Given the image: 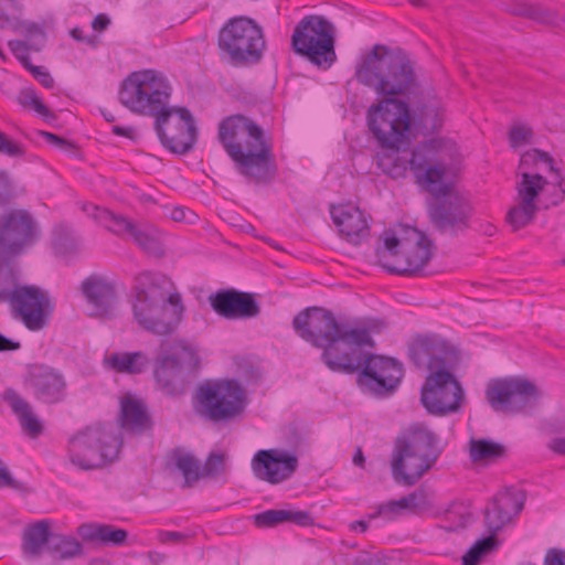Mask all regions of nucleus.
<instances>
[{
    "instance_id": "obj_1",
    "label": "nucleus",
    "mask_w": 565,
    "mask_h": 565,
    "mask_svg": "<svg viewBox=\"0 0 565 565\" xmlns=\"http://www.w3.org/2000/svg\"><path fill=\"white\" fill-rule=\"evenodd\" d=\"M170 87L154 71L131 73L121 85L119 100L132 113L153 116L154 130L167 149L184 154L198 139L193 116L184 107L168 106Z\"/></svg>"
},
{
    "instance_id": "obj_2",
    "label": "nucleus",
    "mask_w": 565,
    "mask_h": 565,
    "mask_svg": "<svg viewBox=\"0 0 565 565\" xmlns=\"http://www.w3.org/2000/svg\"><path fill=\"white\" fill-rule=\"evenodd\" d=\"M296 334L316 348L323 349L321 361L332 371H352L353 364L347 358L352 348H374L367 328H354L339 322L334 315L320 307H309L294 317Z\"/></svg>"
},
{
    "instance_id": "obj_3",
    "label": "nucleus",
    "mask_w": 565,
    "mask_h": 565,
    "mask_svg": "<svg viewBox=\"0 0 565 565\" xmlns=\"http://www.w3.org/2000/svg\"><path fill=\"white\" fill-rule=\"evenodd\" d=\"M218 140L238 174L256 184H269L277 174L270 137L243 115L230 116L218 125Z\"/></svg>"
},
{
    "instance_id": "obj_4",
    "label": "nucleus",
    "mask_w": 565,
    "mask_h": 565,
    "mask_svg": "<svg viewBox=\"0 0 565 565\" xmlns=\"http://www.w3.org/2000/svg\"><path fill=\"white\" fill-rule=\"evenodd\" d=\"M172 280L161 273L142 271L135 278L134 319L143 330L160 337L178 328L184 307L181 295L171 291Z\"/></svg>"
},
{
    "instance_id": "obj_5",
    "label": "nucleus",
    "mask_w": 565,
    "mask_h": 565,
    "mask_svg": "<svg viewBox=\"0 0 565 565\" xmlns=\"http://www.w3.org/2000/svg\"><path fill=\"white\" fill-rule=\"evenodd\" d=\"M355 78L384 98L406 95L415 84L413 62L401 49L375 44L358 65Z\"/></svg>"
},
{
    "instance_id": "obj_6",
    "label": "nucleus",
    "mask_w": 565,
    "mask_h": 565,
    "mask_svg": "<svg viewBox=\"0 0 565 565\" xmlns=\"http://www.w3.org/2000/svg\"><path fill=\"white\" fill-rule=\"evenodd\" d=\"M444 450L440 437L425 424L411 425L397 437L392 455V475L397 483H416L437 462Z\"/></svg>"
},
{
    "instance_id": "obj_7",
    "label": "nucleus",
    "mask_w": 565,
    "mask_h": 565,
    "mask_svg": "<svg viewBox=\"0 0 565 565\" xmlns=\"http://www.w3.org/2000/svg\"><path fill=\"white\" fill-rule=\"evenodd\" d=\"M196 413L212 423H227L241 416L247 405L245 388L237 380H207L195 392Z\"/></svg>"
},
{
    "instance_id": "obj_8",
    "label": "nucleus",
    "mask_w": 565,
    "mask_h": 565,
    "mask_svg": "<svg viewBox=\"0 0 565 565\" xmlns=\"http://www.w3.org/2000/svg\"><path fill=\"white\" fill-rule=\"evenodd\" d=\"M291 46L315 66L329 70L337 60L335 28L322 15H306L295 26Z\"/></svg>"
},
{
    "instance_id": "obj_9",
    "label": "nucleus",
    "mask_w": 565,
    "mask_h": 565,
    "mask_svg": "<svg viewBox=\"0 0 565 565\" xmlns=\"http://www.w3.org/2000/svg\"><path fill=\"white\" fill-rule=\"evenodd\" d=\"M266 43L263 29L250 18L235 17L218 32V49L234 66L258 63Z\"/></svg>"
},
{
    "instance_id": "obj_10",
    "label": "nucleus",
    "mask_w": 565,
    "mask_h": 565,
    "mask_svg": "<svg viewBox=\"0 0 565 565\" xmlns=\"http://www.w3.org/2000/svg\"><path fill=\"white\" fill-rule=\"evenodd\" d=\"M367 127L383 149H397L408 143L411 109L406 102L397 98H383L371 105L366 111Z\"/></svg>"
},
{
    "instance_id": "obj_11",
    "label": "nucleus",
    "mask_w": 565,
    "mask_h": 565,
    "mask_svg": "<svg viewBox=\"0 0 565 565\" xmlns=\"http://www.w3.org/2000/svg\"><path fill=\"white\" fill-rule=\"evenodd\" d=\"M364 348H352L347 358L353 364L352 371H337L338 373L358 375L359 386L374 395L392 394L403 377V366L396 360L383 355L363 352Z\"/></svg>"
},
{
    "instance_id": "obj_12",
    "label": "nucleus",
    "mask_w": 565,
    "mask_h": 565,
    "mask_svg": "<svg viewBox=\"0 0 565 565\" xmlns=\"http://www.w3.org/2000/svg\"><path fill=\"white\" fill-rule=\"evenodd\" d=\"M120 446L115 433L102 425L90 426L70 438V460L82 470H93L117 458Z\"/></svg>"
},
{
    "instance_id": "obj_13",
    "label": "nucleus",
    "mask_w": 565,
    "mask_h": 565,
    "mask_svg": "<svg viewBox=\"0 0 565 565\" xmlns=\"http://www.w3.org/2000/svg\"><path fill=\"white\" fill-rule=\"evenodd\" d=\"M438 185L441 191L429 192L435 200L427 206L428 217L438 233L455 237L469 228L471 206L454 191L451 182Z\"/></svg>"
},
{
    "instance_id": "obj_14",
    "label": "nucleus",
    "mask_w": 565,
    "mask_h": 565,
    "mask_svg": "<svg viewBox=\"0 0 565 565\" xmlns=\"http://www.w3.org/2000/svg\"><path fill=\"white\" fill-rule=\"evenodd\" d=\"M406 237H397L393 231L384 233V249L392 256H398L403 249L404 266H392L383 263L382 266L391 274L402 276H418L423 273L424 266L433 256V242L415 227L405 230Z\"/></svg>"
},
{
    "instance_id": "obj_15",
    "label": "nucleus",
    "mask_w": 565,
    "mask_h": 565,
    "mask_svg": "<svg viewBox=\"0 0 565 565\" xmlns=\"http://www.w3.org/2000/svg\"><path fill=\"white\" fill-rule=\"evenodd\" d=\"M486 397L493 411L513 414L532 407L539 395L530 381L510 377L490 382Z\"/></svg>"
},
{
    "instance_id": "obj_16",
    "label": "nucleus",
    "mask_w": 565,
    "mask_h": 565,
    "mask_svg": "<svg viewBox=\"0 0 565 565\" xmlns=\"http://www.w3.org/2000/svg\"><path fill=\"white\" fill-rule=\"evenodd\" d=\"M463 391L449 370L429 373L420 391V401L428 413L446 415L458 411Z\"/></svg>"
},
{
    "instance_id": "obj_17",
    "label": "nucleus",
    "mask_w": 565,
    "mask_h": 565,
    "mask_svg": "<svg viewBox=\"0 0 565 565\" xmlns=\"http://www.w3.org/2000/svg\"><path fill=\"white\" fill-rule=\"evenodd\" d=\"M443 148L440 139H429L418 142L407 157L409 170L418 184L427 192L441 191L438 184L445 182L446 164L439 160V151Z\"/></svg>"
},
{
    "instance_id": "obj_18",
    "label": "nucleus",
    "mask_w": 565,
    "mask_h": 565,
    "mask_svg": "<svg viewBox=\"0 0 565 565\" xmlns=\"http://www.w3.org/2000/svg\"><path fill=\"white\" fill-rule=\"evenodd\" d=\"M95 220L118 236H129L143 252L156 257L163 255L159 231L148 223H135L124 215L94 207Z\"/></svg>"
},
{
    "instance_id": "obj_19",
    "label": "nucleus",
    "mask_w": 565,
    "mask_h": 565,
    "mask_svg": "<svg viewBox=\"0 0 565 565\" xmlns=\"http://www.w3.org/2000/svg\"><path fill=\"white\" fill-rule=\"evenodd\" d=\"M8 303L13 318L19 319L30 331L42 330L53 309L46 292L33 285L20 286Z\"/></svg>"
},
{
    "instance_id": "obj_20",
    "label": "nucleus",
    "mask_w": 565,
    "mask_h": 565,
    "mask_svg": "<svg viewBox=\"0 0 565 565\" xmlns=\"http://www.w3.org/2000/svg\"><path fill=\"white\" fill-rule=\"evenodd\" d=\"M35 242V226L31 215L22 210L0 216V255L14 257Z\"/></svg>"
},
{
    "instance_id": "obj_21",
    "label": "nucleus",
    "mask_w": 565,
    "mask_h": 565,
    "mask_svg": "<svg viewBox=\"0 0 565 565\" xmlns=\"http://www.w3.org/2000/svg\"><path fill=\"white\" fill-rule=\"evenodd\" d=\"M298 466V457L282 449L259 450L252 460L255 477L270 484H278L290 479Z\"/></svg>"
},
{
    "instance_id": "obj_22",
    "label": "nucleus",
    "mask_w": 565,
    "mask_h": 565,
    "mask_svg": "<svg viewBox=\"0 0 565 565\" xmlns=\"http://www.w3.org/2000/svg\"><path fill=\"white\" fill-rule=\"evenodd\" d=\"M454 350L436 334L419 335L409 345V355L417 366L426 365L430 373L448 370L454 360Z\"/></svg>"
},
{
    "instance_id": "obj_23",
    "label": "nucleus",
    "mask_w": 565,
    "mask_h": 565,
    "mask_svg": "<svg viewBox=\"0 0 565 565\" xmlns=\"http://www.w3.org/2000/svg\"><path fill=\"white\" fill-rule=\"evenodd\" d=\"M25 384L33 396L45 404L62 402L67 386L64 375L47 365H33L29 370Z\"/></svg>"
},
{
    "instance_id": "obj_24",
    "label": "nucleus",
    "mask_w": 565,
    "mask_h": 565,
    "mask_svg": "<svg viewBox=\"0 0 565 565\" xmlns=\"http://www.w3.org/2000/svg\"><path fill=\"white\" fill-rule=\"evenodd\" d=\"M525 499V492L513 487L499 492L484 510V524L489 533L495 535L518 515L524 507Z\"/></svg>"
},
{
    "instance_id": "obj_25",
    "label": "nucleus",
    "mask_w": 565,
    "mask_h": 565,
    "mask_svg": "<svg viewBox=\"0 0 565 565\" xmlns=\"http://www.w3.org/2000/svg\"><path fill=\"white\" fill-rule=\"evenodd\" d=\"M213 310L226 319H245L258 316L259 306L250 294L223 290L209 297Z\"/></svg>"
},
{
    "instance_id": "obj_26",
    "label": "nucleus",
    "mask_w": 565,
    "mask_h": 565,
    "mask_svg": "<svg viewBox=\"0 0 565 565\" xmlns=\"http://www.w3.org/2000/svg\"><path fill=\"white\" fill-rule=\"evenodd\" d=\"M333 223L348 242L359 245L370 235L369 217L359 207L352 205L331 206Z\"/></svg>"
},
{
    "instance_id": "obj_27",
    "label": "nucleus",
    "mask_w": 565,
    "mask_h": 565,
    "mask_svg": "<svg viewBox=\"0 0 565 565\" xmlns=\"http://www.w3.org/2000/svg\"><path fill=\"white\" fill-rule=\"evenodd\" d=\"M82 292L88 305L90 317L105 318L111 315L116 302L114 287L99 277H88L82 284Z\"/></svg>"
},
{
    "instance_id": "obj_28",
    "label": "nucleus",
    "mask_w": 565,
    "mask_h": 565,
    "mask_svg": "<svg viewBox=\"0 0 565 565\" xmlns=\"http://www.w3.org/2000/svg\"><path fill=\"white\" fill-rule=\"evenodd\" d=\"M192 375L177 364L172 358L166 354L158 360L154 379L160 388L169 395L182 394Z\"/></svg>"
},
{
    "instance_id": "obj_29",
    "label": "nucleus",
    "mask_w": 565,
    "mask_h": 565,
    "mask_svg": "<svg viewBox=\"0 0 565 565\" xmlns=\"http://www.w3.org/2000/svg\"><path fill=\"white\" fill-rule=\"evenodd\" d=\"M53 534L49 520H41L28 525L22 533L23 554L30 558H38L44 552L49 553Z\"/></svg>"
},
{
    "instance_id": "obj_30",
    "label": "nucleus",
    "mask_w": 565,
    "mask_h": 565,
    "mask_svg": "<svg viewBox=\"0 0 565 565\" xmlns=\"http://www.w3.org/2000/svg\"><path fill=\"white\" fill-rule=\"evenodd\" d=\"M443 107L437 98L418 104L411 113V128L424 135L437 131L443 125Z\"/></svg>"
},
{
    "instance_id": "obj_31",
    "label": "nucleus",
    "mask_w": 565,
    "mask_h": 565,
    "mask_svg": "<svg viewBox=\"0 0 565 565\" xmlns=\"http://www.w3.org/2000/svg\"><path fill=\"white\" fill-rule=\"evenodd\" d=\"M3 401L9 404L12 412L17 415L21 427L29 436L35 438L42 434L43 426L33 413L31 405L14 390H6Z\"/></svg>"
},
{
    "instance_id": "obj_32",
    "label": "nucleus",
    "mask_w": 565,
    "mask_h": 565,
    "mask_svg": "<svg viewBox=\"0 0 565 565\" xmlns=\"http://www.w3.org/2000/svg\"><path fill=\"white\" fill-rule=\"evenodd\" d=\"M78 533L86 541L110 546H122L128 537L126 530L105 523L82 524Z\"/></svg>"
},
{
    "instance_id": "obj_33",
    "label": "nucleus",
    "mask_w": 565,
    "mask_h": 565,
    "mask_svg": "<svg viewBox=\"0 0 565 565\" xmlns=\"http://www.w3.org/2000/svg\"><path fill=\"white\" fill-rule=\"evenodd\" d=\"M120 426L132 433H141L150 427V417L141 402L130 396L121 399Z\"/></svg>"
},
{
    "instance_id": "obj_34",
    "label": "nucleus",
    "mask_w": 565,
    "mask_h": 565,
    "mask_svg": "<svg viewBox=\"0 0 565 565\" xmlns=\"http://www.w3.org/2000/svg\"><path fill=\"white\" fill-rule=\"evenodd\" d=\"M174 467L183 476L182 488H192L200 479L201 461L191 452H186L180 448L173 449L171 454Z\"/></svg>"
},
{
    "instance_id": "obj_35",
    "label": "nucleus",
    "mask_w": 565,
    "mask_h": 565,
    "mask_svg": "<svg viewBox=\"0 0 565 565\" xmlns=\"http://www.w3.org/2000/svg\"><path fill=\"white\" fill-rule=\"evenodd\" d=\"M108 365L118 373H141L149 360L142 352H115L106 358Z\"/></svg>"
},
{
    "instance_id": "obj_36",
    "label": "nucleus",
    "mask_w": 565,
    "mask_h": 565,
    "mask_svg": "<svg viewBox=\"0 0 565 565\" xmlns=\"http://www.w3.org/2000/svg\"><path fill=\"white\" fill-rule=\"evenodd\" d=\"M546 184V179L541 174L522 173L521 181L516 183V201L525 205H537V199Z\"/></svg>"
},
{
    "instance_id": "obj_37",
    "label": "nucleus",
    "mask_w": 565,
    "mask_h": 565,
    "mask_svg": "<svg viewBox=\"0 0 565 565\" xmlns=\"http://www.w3.org/2000/svg\"><path fill=\"white\" fill-rule=\"evenodd\" d=\"M377 153V166L383 173L387 174L393 179H402L406 177L407 170H409L407 156L399 152L397 149H387Z\"/></svg>"
},
{
    "instance_id": "obj_38",
    "label": "nucleus",
    "mask_w": 565,
    "mask_h": 565,
    "mask_svg": "<svg viewBox=\"0 0 565 565\" xmlns=\"http://www.w3.org/2000/svg\"><path fill=\"white\" fill-rule=\"evenodd\" d=\"M505 446L488 439L470 440V458L477 461H495L505 456Z\"/></svg>"
},
{
    "instance_id": "obj_39",
    "label": "nucleus",
    "mask_w": 565,
    "mask_h": 565,
    "mask_svg": "<svg viewBox=\"0 0 565 565\" xmlns=\"http://www.w3.org/2000/svg\"><path fill=\"white\" fill-rule=\"evenodd\" d=\"M166 355L177 361V364L190 373L192 376L199 367L200 359L196 351L183 341L174 342Z\"/></svg>"
},
{
    "instance_id": "obj_40",
    "label": "nucleus",
    "mask_w": 565,
    "mask_h": 565,
    "mask_svg": "<svg viewBox=\"0 0 565 565\" xmlns=\"http://www.w3.org/2000/svg\"><path fill=\"white\" fill-rule=\"evenodd\" d=\"M49 553L58 559L73 558L82 554V544L75 537L54 532Z\"/></svg>"
},
{
    "instance_id": "obj_41",
    "label": "nucleus",
    "mask_w": 565,
    "mask_h": 565,
    "mask_svg": "<svg viewBox=\"0 0 565 565\" xmlns=\"http://www.w3.org/2000/svg\"><path fill=\"white\" fill-rule=\"evenodd\" d=\"M539 210V205H525L516 201V204L508 211L505 221L512 231L516 232L531 224L535 220Z\"/></svg>"
},
{
    "instance_id": "obj_42",
    "label": "nucleus",
    "mask_w": 565,
    "mask_h": 565,
    "mask_svg": "<svg viewBox=\"0 0 565 565\" xmlns=\"http://www.w3.org/2000/svg\"><path fill=\"white\" fill-rule=\"evenodd\" d=\"M20 286L18 269L7 262L0 263V302L8 303Z\"/></svg>"
},
{
    "instance_id": "obj_43",
    "label": "nucleus",
    "mask_w": 565,
    "mask_h": 565,
    "mask_svg": "<svg viewBox=\"0 0 565 565\" xmlns=\"http://www.w3.org/2000/svg\"><path fill=\"white\" fill-rule=\"evenodd\" d=\"M23 6L20 0H0V29H17L21 25Z\"/></svg>"
},
{
    "instance_id": "obj_44",
    "label": "nucleus",
    "mask_w": 565,
    "mask_h": 565,
    "mask_svg": "<svg viewBox=\"0 0 565 565\" xmlns=\"http://www.w3.org/2000/svg\"><path fill=\"white\" fill-rule=\"evenodd\" d=\"M498 545L494 534L477 541L462 556V565H478L481 557L493 551Z\"/></svg>"
},
{
    "instance_id": "obj_45",
    "label": "nucleus",
    "mask_w": 565,
    "mask_h": 565,
    "mask_svg": "<svg viewBox=\"0 0 565 565\" xmlns=\"http://www.w3.org/2000/svg\"><path fill=\"white\" fill-rule=\"evenodd\" d=\"M19 102L24 107H32L46 121L55 119V115L42 103L35 92L31 88L21 92Z\"/></svg>"
},
{
    "instance_id": "obj_46",
    "label": "nucleus",
    "mask_w": 565,
    "mask_h": 565,
    "mask_svg": "<svg viewBox=\"0 0 565 565\" xmlns=\"http://www.w3.org/2000/svg\"><path fill=\"white\" fill-rule=\"evenodd\" d=\"M226 456L224 454L211 452L204 465H201L202 478H215L225 472Z\"/></svg>"
},
{
    "instance_id": "obj_47",
    "label": "nucleus",
    "mask_w": 565,
    "mask_h": 565,
    "mask_svg": "<svg viewBox=\"0 0 565 565\" xmlns=\"http://www.w3.org/2000/svg\"><path fill=\"white\" fill-rule=\"evenodd\" d=\"M53 246L60 254L66 255L76 250V238L65 228H56L53 235Z\"/></svg>"
},
{
    "instance_id": "obj_48",
    "label": "nucleus",
    "mask_w": 565,
    "mask_h": 565,
    "mask_svg": "<svg viewBox=\"0 0 565 565\" xmlns=\"http://www.w3.org/2000/svg\"><path fill=\"white\" fill-rule=\"evenodd\" d=\"M398 504L403 510H411L413 512L425 510L430 505L427 494L423 489L415 490L408 495L398 499Z\"/></svg>"
},
{
    "instance_id": "obj_49",
    "label": "nucleus",
    "mask_w": 565,
    "mask_h": 565,
    "mask_svg": "<svg viewBox=\"0 0 565 565\" xmlns=\"http://www.w3.org/2000/svg\"><path fill=\"white\" fill-rule=\"evenodd\" d=\"M285 510H266L254 515V522L258 527H273L286 522Z\"/></svg>"
},
{
    "instance_id": "obj_50",
    "label": "nucleus",
    "mask_w": 565,
    "mask_h": 565,
    "mask_svg": "<svg viewBox=\"0 0 565 565\" xmlns=\"http://www.w3.org/2000/svg\"><path fill=\"white\" fill-rule=\"evenodd\" d=\"M533 131L531 128L516 125L513 126L509 131V141L511 147L518 148L532 141Z\"/></svg>"
},
{
    "instance_id": "obj_51",
    "label": "nucleus",
    "mask_w": 565,
    "mask_h": 565,
    "mask_svg": "<svg viewBox=\"0 0 565 565\" xmlns=\"http://www.w3.org/2000/svg\"><path fill=\"white\" fill-rule=\"evenodd\" d=\"M0 152L9 157H21L24 150L20 143L8 139L6 134L0 132Z\"/></svg>"
},
{
    "instance_id": "obj_52",
    "label": "nucleus",
    "mask_w": 565,
    "mask_h": 565,
    "mask_svg": "<svg viewBox=\"0 0 565 565\" xmlns=\"http://www.w3.org/2000/svg\"><path fill=\"white\" fill-rule=\"evenodd\" d=\"M14 194L13 184L7 171L0 170V204L7 203Z\"/></svg>"
},
{
    "instance_id": "obj_53",
    "label": "nucleus",
    "mask_w": 565,
    "mask_h": 565,
    "mask_svg": "<svg viewBox=\"0 0 565 565\" xmlns=\"http://www.w3.org/2000/svg\"><path fill=\"white\" fill-rule=\"evenodd\" d=\"M12 30L15 32H20L30 40L35 39L38 36L44 39L45 36L43 29L35 22H24L21 20V25Z\"/></svg>"
},
{
    "instance_id": "obj_54",
    "label": "nucleus",
    "mask_w": 565,
    "mask_h": 565,
    "mask_svg": "<svg viewBox=\"0 0 565 565\" xmlns=\"http://www.w3.org/2000/svg\"><path fill=\"white\" fill-rule=\"evenodd\" d=\"M286 522L295 523L301 526H308L313 523L311 514L307 511H288L285 510Z\"/></svg>"
},
{
    "instance_id": "obj_55",
    "label": "nucleus",
    "mask_w": 565,
    "mask_h": 565,
    "mask_svg": "<svg viewBox=\"0 0 565 565\" xmlns=\"http://www.w3.org/2000/svg\"><path fill=\"white\" fill-rule=\"evenodd\" d=\"M170 217L175 222H185L192 224L198 218V215L189 209L175 206L171 210Z\"/></svg>"
},
{
    "instance_id": "obj_56",
    "label": "nucleus",
    "mask_w": 565,
    "mask_h": 565,
    "mask_svg": "<svg viewBox=\"0 0 565 565\" xmlns=\"http://www.w3.org/2000/svg\"><path fill=\"white\" fill-rule=\"evenodd\" d=\"M11 52L20 62H28V45L20 40H12L8 43Z\"/></svg>"
},
{
    "instance_id": "obj_57",
    "label": "nucleus",
    "mask_w": 565,
    "mask_h": 565,
    "mask_svg": "<svg viewBox=\"0 0 565 565\" xmlns=\"http://www.w3.org/2000/svg\"><path fill=\"white\" fill-rule=\"evenodd\" d=\"M31 73L34 78L45 88H53L54 78L51 76L49 72L43 70V67H32Z\"/></svg>"
},
{
    "instance_id": "obj_58",
    "label": "nucleus",
    "mask_w": 565,
    "mask_h": 565,
    "mask_svg": "<svg viewBox=\"0 0 565 565\" xmlns=\"http://www.w3.org/2000/svg\"><path fill=\"white\" fill-rule=\"evenodd\" d=\"M544 565H565V552L559 548H550L545 554Z\"/></svg>"
},
{
    "instance_id": "obj_59",
    "label": "nucleus",
    "mask_w": 565,
    "mask_h": 565,
    "mask_svg": "<svg viewBox=\"0 0 565 565\" xmlns=\"http://www.w3.org/2000/svg\"><path fill=\"white\" fill-rule=\"evenodd\" d=\"M0 488L20 489L21 483L13 479L8 469H0Z\"/></svg>"
},
{
    "instance_id": "obj_60",
    "label": "nucleus",
    "mask_w": 565,
    "mask_h": 565,
    "mask_svg": "<svg viewBox=\"0 0 565 565\" xmlns=\"http://www.w3.org/2000/svg\"><path fill=\"white\" fill-rule=\"evenodd\" d=\"M527 158H533L534 160H541L543 162L552 164L553 159L547 152L534 149L532 152H527L522 156L521 163L526 161ZM551 170H554L553 166H551Z\"/></svg>"
},
{
    "instance_id": "obj_61",
    "label": "nucleus",
    "mask_w": 565,
    "mask_h": 565,
    "mask_svg": "<svg viewBox=\"0 0 565 565\" xmlns=\"http://www.w3.org/2000/svg\"><path fill=\"white\" fill-rule=\"evenodd\" d=\"M403 508L399 507L398 500L390 501L385 504L380 505L379 508V514L386 515V514H398Z\"/></svg>"
},
{
    "instance_id": "obj_62",
    "label": "nucleus",
    "mask_w": 565,
    "mask_h": 565,
    "mask_svg": "<svg viewBox=\"0 0 565 565\" xmlns=\"http://www.w3.org/2000/svg\"><path fill=\"white\" fill-rule=\"evenodd\" d=\"M109 24L110 19L106 14L99 13L94 18L92 28L97 32H103L109 26Z\"/></svg>"
},
{
    "instance_id": "obj_63",
    "label": "nucleus",
    "mask_w": 565,
    "mask_h": 565,
    "mask_svg": "<svg viewBox=\"0 0 565 565\" xmlns=\"http://www.w3.org/2000/svg\"><path fill=\"white\" fill-rule=\"evenodd\" d=\"M186 536L185 534L181 533V532H169V531H161L159 533V540L162 542V543H168V542H181L182 540H184Z\"/></svg>"
},
{
    "instance_id": "obj_64",
    "label": "nucleus",
    "mask_w": 565,
    "mask_h": 565,
    "mask_svg": "<svg viewBox=\"0 0 565 565\" xmlns=\"http://www.w3.org/2000/svg\"><path fill=\"white\" fill-rule=\"evenodd\" d=\"M41 135L50 142L58 146V147H62V148H68V147H73V145L63 139L62 137L57 136V135H54L52 132H47V131H42Z\"/></svg>"
}]
</instances>
